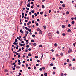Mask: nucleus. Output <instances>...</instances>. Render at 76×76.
<instances>
[{
    "mask_svg": "<svg viewBox=\"0 0 76 76\" xmlns=\"http://www.w3.org/2000/svg\"><path fill=\"white\" fill-rule=\"evenodd\" d=\"M55 47H57V44L55 43L54 45Z\"/></svg>",
    "mask_w": 76,
    "mask_h": 76,
    "instance_id": "8",
    "label": "nucleus"
},
{
    "mask_svg": "<svg viewBox=\"0 0 76 76\" xmlns=\"http://www.w3.org/2000/svg\"><path fill=\"white\" fill-rule=\"evenodd\" d=\"M66 61H67V62H69V59H67L66 60Z\"/></svg>",
    "mask_w": 76,
    "mask_h": 76,
    "instance_id": "45",
    "label": "nucleus"
},
{
    "mask_svg": "<svg viewBox=\"0 0 76 76\" xmlns=\"http://www.w3.org/2000/svg\"><path fill=\"white\" fill-rule=\"evenodd\" d=\"M44 75L45 76H47V73H45Z\"/></svg>",
    "mask_w": 76,
    "mask_h": 76,
    "instance_id": "11",
    "label": "nucleus"
},
{
    "mask_svg": "<svg viewBox=\"0 0 76 76\" xmlns=\"http://www.w3.org/2000/svg\"><path fill=\"white\" fill-rule=\"evenodd\" d=\"M51 12V10H50L49 11V13H50Z\"/></svg>",
    "mask_w": 76,
    "mask_h": 76,
    "instance_id": "33",
    "label": "nucleus"
},
{
    "mask_svg": "<svg viewBox=\"0 0 76 76\" xmlns=\"http://www.w3.org/2000/svg\"><path fill=\"white\" fill-rule=\"evenodd\" d=\"M66 13L67 15H69V14H70V12H69V11H67L66 12Z\"/></svg>",
    "mask_w": 76,
    "mask_h": 76,
    "instance_id": "5",
    "label": "nucleus"
},
{
    "mask_svg": "<svg viewBox=\"0 0 76 76\" xmlns=\"http://www.w3.org/2000/svg\"><path fill=\"white\" fill-rule=\"evenodd\" d=\"M28 56H32V55H31V53H29L28 54Z\"/></svg>",
    "mask_w": 76,
    "mask_h": 76,
    "instance_id": "32",
    "label": "nucleus"
},
{
    "mask_svg": "<svg viewBox=\"0 0 76 76\" xmlns=\"http://www.w3.org/2000/svg\"><path fill=\"white\" fill-rule=\"evenodd\" d=\"M21 50H22V49H21V48H20L19 49V51H21Z\"/></svg>",
    "mask_w": 76,
    "mask_h": 76,
    "instance_id": "53",
    "label": "nucleus"
},
{
    "mask_svg": "<svg viewBox=\"0 0 76 76\" xmlns=\"http://www.w3.org/2000/svg\"><path fill=\"white\" fill-rule=\"evenodd\" d=\"M30 61H32V58H31L30 59Z\"/></svg>",
    "mask_w": 76,
    "mask_h": 76,
    "instance_id": "37",
    "label": "nucleus"
},
{
    "mask_svg": "<svg viewBox=\"0 0 76 76\" xmlns=\"http://www.w3.org/2000/svg\"><path fill=\"white\" fill-rule=\"evenodd\" d=\"M43 56H44L43 54H42V56H41V60H42V58H43Z\"/></svg>",
    "mask_w": 76,
    "mask_h": 76,
    "instance_id": "13",
    "label": "nucleus"
},
{
    "mask_svg": "<svg viewBox=\"0 0 76 76\" xmlns=\"http://www.w3.org/2000/svg\"><path fill=\"white\" fill-rule=\"evenodd\" d=\"M22 31V30L21 29L20 31V32H21Z\"/></svg>",
    "mask_w": 76,
    "mask_h": 76,
    "instance_id": "60",
    "label": "nucleus"
},
{
    "mask_svg": "<svg viewBox=\"0 0 76 76\" xmlns=\"http://www.w3.org/2000/svg\"><path fill=\"white\" fill-rule=\"evenodd\" d=\"M20 73H22V70H20Z\"/></svg>",
    "mask_w": 76,
    "mask_h": 76,
    "instance_id": "42",
    "label": "nucleus"
},
{
    "mask_svg": "<svg viewBox=\"0 0 76 76\" xmlns=\"http://www.w3.org/2000/svg\"><path fill=\"white\" fill-rule=\"evenodd\" d=\"M68 27H70V26H71V25L70 24H68Z\"/></svg>",
    "mask_w": 76,
    "mask_h": 76,
    "instance_id": "31",
    "label": "nucleus"
},
{
    "mask_svg": "<svg viewBox=\"0 0 76 76\" xmlns=\"http://www.w3.org/2000/svg\"><path fill=\"white\" fill-rule=\"evenodd\" d=\"M59 10H61V9H62V8H61V7H60L59 8Z\"/></svg>",
    "mask_w": 76,
    "mask_h": 76,
    "instance_id": "40",
    "label": "nucleus"
},
{
    "mask_svg": "<svg viewBox=\"0 0 76 76\" xmlns=\"http://www.w3.org/2000/svg\"><path fill=\"white\" fill-rule=\"evenodd\" d=\"M48 35L49 36H51L52 34H51V33H49L48 34Z\"/></svg>",
    "mask_w": 76,
    "mask_h": 76,
    "instance_id": "15",
    "label": "nucleus"
},
{
    "mask_svg": "<svg viewBox=\"0 0 76 76\" xmlns=\"http://www.w3.org/2000/svg\"><path fill=\"white\" fill-rule=\"evenodd\" d=\"M20 64H21V62H19L18 63V65H20Z\"/></svg>",
    "mask_w": 76,
    "mask_h": 76,
    "instance_id": "51",
    "label": "nucleus"
},
{
    "mask_svg": "<svg viewBox=\"0 0 76 76\" xmlns=\"http://www.w3.org/2000/svg\"><path fill=\"white\" fill-rule=\"evenodd\" d=\"M50 66L52 67H53V66H54V64H53V63H51L50 64Z\"/></svg>",
    "mask_w": 76,
    "mask_h": 76,
    "instance_id": "12",
    "label": "nucleus"
},
{
    "mask_svg": "<svg viewBox=\"0 0 76 76\" xmlns=\"http://www.w3.org/2000/svg\"><path fill=\"white\" fill-rule=\"evenodd\" d=\"M60 3H63V1H60Z\"/></svg>",
    "mask_w": 76,
    "mask_h": 76,
    "instance_id": "61",
    "label": "nucleus"
},
{
    "mask_svg": "<svg viewBox=\"0 0 76 76\" xmlns=\"http://www.w3.org/2000/svg\"><path fill=\"white\" fill-rule=\"evenodd\" d=\"M28 70H30L31 69V67H28Z\"/></svg>",
    "mask_w": 76,
    "mask_h": 76,
    "instance_id": "58",
    "label": "nucleus"
},
{
    "mask_svg": "<svg viewBox=\"0 0 76 76\" xmlns=\"http://www.w3.org/2000/svg\"><path fill=\"white\" fill-rule=\"evenodd\" d=\"M35 34H33L32 35V37H35Z\"/></svg>",
    "mask_w": 76,
    "mask_h": 76,
    "instance_id": "48",
    "label": "nucleus"
},
{
    "mask_svg": "<svg viewBox=\"0 0 76 76\" xmlns=\"http://www.w3.org/2000/svg\"><path fill=\"white\" fill-rule=\"evenodd\" d=\"M72 24H74L75 23V22L74 21H72L71 22Z\"/></svg>",
    "mask_w": 76,
    "mask_h": 76,
    "instance_id": "23",
    "label": "nucleus"
},
{
    "mask_svg": "<svg viewBox=\"0 0 76 76\" xmlns=\"http://www.w3.org/2000/svg\"><path fill=\"white\" fill-rule=\"evenodd\" d=\"M56 33L57 34H60V32L58 31H57L56 32Z\"/></svg>",
    "mask_w": 76,
    "mask_h": 76,
    "instance_id": "24",
    "label": "nucleus"
},
{
    "mask_svg": "<svg viewBox=\"0 0 76 76\" xmlns=\"http://www.w3.org/2000/svg\"><path fill=\"white\" fill-rule=\"evenodd\" d=\"M26 67H28V64H26Z\"/></svg>",
    "mask_w": 76,
    "mask_h": 76,
    "instance_id": "36",
    "label": "nucleus"
},
{
    "mask_svg": "<svg viewBox=\"0 0 76 76\" xmlns=\"http://www.w3.org/2000/svg\"><path fill=\"white\" fill-rule=\"evenodd\" d=\"M72 51L71 50V49H70V48H69V50H68V53H71Z\"/></svg>",
    "mask_w": 76,
    "mask_h": 76,
    "instance_id": "1",
    "label": "nucleus"
},
{
    "mask_svg": "<svg viewBox=\"0 0 76 76\" xmlns=\"http://www.w3.org/2000/svg\"><path fill=\"white\" fill-rule=\"evenodd\" d=\"M26 49H26V50H25V52H28V49L27 48Z\"/></svg>",
    "mask_w": 76,
    "mask_h": 76,
    "instance_id": "34",
    "label": "nucleus"
},
{
    "mask_svg": "<svg viewBox=\"0 0 76 76\" xmlns=\"http://www.w3.org/2000/svg\"><path fill=\"white\" fill-rule=\"evenodd\" d=\"M73 70H75V68L73 67Z\"/></svg>",
    "mask_w": 76,
    "mask_h": 76,
    "instance_id": "63",
    "label": "nucleus"
},
{
    "mask_svg": "<svg viewBox=\"0 0 76 76\" xmlns=\"http://www.w3.org/2000/svg\"><path fill=\"white\" fill-rule=\"evenodd\" d=\"M27 36H28V34H25V36L26 37H27Z\"/></svg>",
    "mask_w": 76,
    "mask_h": 76,
    "instance_id": "55",
    "label": "nucleus"
},
{
    "mask_svg": "<svg viewBox=\"0 0 76 76\" xmlns=\"http://www.w3.org/2000/svg\"><path fill=\"white\" fill-rule=\"evenodd\" d=\"M62 28H65V26H64V25H62Z\"/></svg>",
    "mask_w": 76,
    "mask_h": 76,
    "instance_id": "7",
    "label": "nucleus"
},
{
    "mask_svg": "<svg viewBox=\"0 0 76 76\" xmlns=\"http://www.w3.org/2000/svg\"><path fill=\"white\" fill-rule=\"evenodd\" d=\"M42 69L43 70H45V67H42Z\"/></svg>",
    "mask_w": 76,
    "mask_h": 76,
    "instance_id": "35",
    "label": "nucleus"
},
{
    "mask_svg": "<svg viewBox=\"0 0 76 76\" xmlns=\"http://www.w3.org/2000/svg\"><path fill=\"white\" fill-rule=\"evenodd\" d=\"M34 15L35 16H37V14L36 13H34Z\"/></svg>",
    "mask_w": 76,
    "mask_h": 76,
    "instance_id": "39",
    "label": "nucleus"
},
{
    "mask_svg": "<svg viewBox=\"0 0 76 76\" xmlns=\"http://www.w3.org/2000/svg\"><path fill=\"white\" fill-rule=\"evenodd\" d=\"M8 72V71L7 70H5L4 72Z\"/></svg>",
    "mask_w": 76,
    "mask_h": 76,
    "instance_id": "43",
    "label": "nucleus"
},
{
    "mask_svg": "<svg viewBox=\"0 0 76 76\" xmlns=\"http://www.w3.org/2000/svg\"><path fill=\"white\" fill-rule=\"evenodd\" d=\"M42 34V31H40V32H39V34Z\"/></svg>",
    "mask_w": 76,
    "mask_h": 76,
    "instance_id": "18",
    "label": "nucleus"
},
{
    "mask_svg": "<svg viewBox=\"0 0 76 76\" xmlns=\"http://www.w3.org/2000/svg\"><path fill=\"white\" fill-rule=\"evenodd\" d=\"M72 61H75V59L73 58V59H72Z\"/></svg>",
    "mask_w": 76,
    "mask_h": 76,
    "instance_id": "46",
    "label": "nucleus"
},
{
    "mask_svg": "<svg viewBox=\"0 0 76 76\" xmlns=\"http://www.w3.org/2000/svg\"><path fill=\"white\" fill-rule=\"evenodd\" d=\"M18 74H19V75H21V73H20V72H19V73H18Z\"/></svg>",
    "mask_w": 76,
    "mask_h": 76,
    "instance_id": "64",
    "label": "nucleus"
},
{
    "mask_svg": "<svg viewBox=\"0 0 76 76\" xmlns=\"http://www.w3.org/2000/svg\"><path fill=\"white\" fill-rule=\"evenodd\" d=\"M37 31H38L39 32H40L41 31V29H40V28H38L37 29Z\"/></svg>",
    "mask_w": 76,
    "mask_h": 76,
    "instance_id": "2",
    "label": "nucleus"
},
{
    "mask_svg": "<svg viewBox=\"0 0 76 76\" xmlns=\"http://www.w3.org/2000/svg\"><path fill=\"white\" fill-rule=\"evenodd\" d=\"M32 19H34V15H32Z\"/></svg>",
    "mask_w": 76,
    "mask_h": 76,
    "instance_id": "17",
    "label": "nucleus"
},
{
    "mask_svg": "<svg viewBox=\"0 0 76 76\" xmlns=\"http://www.w3.org/2000/svg\"><path fill=\"white\" fill-rule=\"evenodd\" d=\"M34 12H34V10H32L31 11V13H34Z\"/></svg>",
    "mask_w": 76,
    "mask_h": 76,
    "instance_id": "21",
    "label": "nucleus"
},
{
    "mask_svg": "<svg viewBox=\"0 0 76 76\" xmlns=\"http://www.w3.org/2000/svg\"><path fill=\"white\" fill-rule=\"evenodd\" d=\"M26 47L27 48H29V45H27L26 46Z\"/></svg>",
    "mask_w": 76,
    "mask_h": 76,
    "instance_id": "19",
    "label": "nucleus"
},
{
    "mask_svg": "<svg viewBox=\"0 0 76 76\" xmlns=\"http://www.w3.org/2000/svg\"><path fill=\"white\" fill-rule=\"evenodd\" d=\"M43 28L44 29H46V26H44Z\"/></svg>",
    "mask_w": 76,
    "mask_h": 76,
    "instance_id": "28",
    "label": "nucleus"
},
{
    "mask_svg": "<svg viewBox=\"0 0 76 76\" xmlns=\"http://www.w3.org/2000/svg\"><path fill=\"white\" fill-rule=\"evenodd\" d=\"M13 65H14L15 64V63L14 62V63H13V64H11V65H13Z\"/></svg>",
    "mask_w": 76,
    "mask_h": 76,
    "instance_id": "38",
    "label": "nucleus"
},
{
    "mask_svg": "<svg viewBox=\"0 0 76 76\" xmlns=\"http://www.w3.org/2000/svg\"><path fill=\"white\" fill-rule=\"evenodd\" d=\"M53 70H55V69H56V67H53Z\"/></svg>",
    "mask_w": 76,
    "mask_h": 76,
    "instance_id": "54",
    "label": "nucleus"
},
{
    "mask_svg": "<svg viewBox=\"0 0 76 76\" xmlns=\"http://www.w3.org/2000/svg\"><path fill=\"white\" fill-rule=\"evenodd\" d=\"M42 9H44V8H45V7H44V5H42Z\"/></svg>",
    "mask_w": 76,
    "mask_h": 76,
    "instance_id": "10",
    "label": "nucleus"
},
{
    "mask_svg": "<svg viewBox=\"0 0 76 76\" xmlns=\"http://www.w3.org/2000/svg\"><path fill=\"white\" fill-rule=\"evenodd\" d=\"M34 40L32 39L31 40V42H34Z\"/></svg>",
    "mask_w": 76,
    "mask_h": 76,
    "instance_id": "29",
    "label": "nucleus"
},
{
    "mask_svg": "<svg viewBox=\"0 0 76 76\" xmlns=\"http://www.w3.org/2000/svg\"><path fill=\"white\" fill-rule=\"evenodd\" d=\"M67 32H72V30H71L70 29H69L68 30Z\"/></svg>",
    "mask_w": 76,
    "mask_h": 76,
    "instance_id": "3",
    "label": "nucleus"
},
{
    "mask_svg": "<svg viewBox=\"0 0 76 76\" xmlns=\"http://www.w3.org/2000/svg\"><path fill=\"white\" fill-rule=\"evenodd\" d=\"M56 57H58V56H59V55L58 54H57L56 55Z\"/></svg>",
    "mask_w": 76,
    "mask_h": 76,
    "instance_id": "52",
    "label": "nucleus"
},
{
    "mask_svg": "<svg viewBox=\"0 0 76 76\" xmlns=\"http://www.w3.org/2000/svg\"><path fill=\"white\" fill-rule=\"evenodd\" d=\"M36 26H38V23H37L36 24Z\"/></svg>",
    "mask_w": 76,
    "mask_h": 76,
    "instance_id": "62",
    "label": "nucleus"
},
{
    "mask_svg": "<svg viewBox=\"0 0 76 76\" xmlns=\"http://www.w3.org/2000/svg\"><path fill=\"white\" fill-rule=\"evenodd\" d=\"M40 15H42L43 14V12L41 11L40 12Z\"/></svg>",
    "mask_w": 76,
    "mask_h": 76,
    "instance_id": "16",
    "label": "nucleus"
},
{
    "mask_svg": "<svg viewBox=\"0 0 76 76\" xmlns=\"http://www.w3.org/2000/svg\"><path fill=\"white\" fill-rule=\"evenodd\" d=\"M66 6V5L65 4H62V7H64Z\"/></svg>",
    "mask_w": 76,
    "mask_h": 76,
    "instance_id": "20",
    "label": "nucleus"
},
{
    "mask_svg": "<svg viewBox=\"0 0 76 76\" xmlns=\"http://www.w3.org/2000/svg\"><path fill=\"white\" fill-rule=\"evenodd\" d=\"M35 58H38V56H36L35 57Z\"/></svg>",
    "mask_w": 76,
    "mask_h": 76,
    "instance_id": "26",
    "label": "nucleus"
},
{
    "mask_svg": "<svg viewBox=\"0 0 76 76\" xmlns=\"http://www.w3.org/2000/svg\"><path fill=\"white\" fill-rule=\"evenodd\" d=\"M28 31H29V32H31V29H30V28H28Z\"/></svg>",
    "mask_w": 76,
    "mask_h": 76,
    "instance_id": "9",
    "label": "nucleus"
},
{
    "mask_svg": "<svg viewBox=\"0 0 76 76\" xmlns=\"http://www.w3.org/2000/svg\"><path fill=\"white\" fill-rule=\"evenodd\" d=\"M25 22H28V20H25Z\"/></svg>",
    "mask_w": 76,
    "mask_h": 76,
    "instance_id": "59",
    "label": "nucleus"
},
{
    "mask_svg": "<svg viewBox=\"0 0 76 76\" xmlns=\"http://www.w3.org/2000/svg\"><path fill=\"white\" fill-rule=\"evenodd\" d=\"M18 58L20 57V55H19L18 56Z\"/></svg>",
    "mask_w": 76,
    "mask_h": 76,
    "instance_id": "47",
    "label": "nucleus"
},
{
    "mask_svg": "<svg viewBox=\"0 0 76 76\" xmlns=\"http://www.w3.org/2000/svg\"><path fill=\"white\" fill-rule=\"evenodd\" d=\"M42 68H40L39 69V70H40V71H42Z\"/></svg>",
    "mask_w": 76,
    "mask_h": 76,
    "instance_id": "49",
    "label": "nucleus"
},
{
    "mask_svg": "<svg viewBox=\"0 0 76 76\" xmlns=\"http://www.w3.org/2000/svg\"><path fill=\"white\" fill-rule=\"evenodd\" d=\"M73 45H74V47H75V46H76V45L75 44V43H73Z\"/></svg>",
    "mask_w": 76,
    "mask_h": 76,
    "instance_id": "50",
    "label": "nucleus"
},
{
    "mask_svg": "<svg viewBox=\"0 0 76 76\" xmlns=\"http://www.w3.org/2000/svg\"><path fill=\"white\" fill-rule=\"evenodd\" d=\"M13 44L14 45H17V44H18V42H14L13 43Z\"/></svg>",
    "mask_w": 76,
    "mask_h": 76,
    "instance_id": "4",
    "label": "nucleus"
},
{
    "mask_svg": "<svg viewBox=\"0 0 76 76\" xmlns=\"http://www.w3.org/2000/svg\"><path fill=\"white\" fill-rule=\"evenodd\" d=\"M26 9L27 10H29V8H28L26 7Z\"/></svg>",
    "mask_w": 76,
    "mask_h": 76,
    "instance_id": "14",
    "label": "nucleus"
},
{
    "mask_svg": "<svg viewBox=\"0 0 76 76\" xmlns=\"http://www.w3.org/2000/svg\"><path fill=\"white\" fill-rule=\"evenodd\" d=\"M15 67H14L13 68V70H15Z\"/></svg>",
    "mask_w": 76,
    "mask_h": 76,
    "instance_id": "57",
    "label": "nucleus"
},
{
    "mask_svg": "<svg viewBox=\"0 0 76 76\" xmlns=\"http://www.w3.org/2000/svg\"><path fill=\"white\" fill-rule=\"evenodd\" d=\"M61 76H64L63 74V73L61 74Z\"/></svg>",
    "mask_w": 76,
    "mask_h": 76,
    "instance_id": "56",
    "label": "nucleus"
},
{
    "mask_svg": "<svg viewBox=\"0 0 76 76\" xmlns=\"http://www.w3.org/2000/svg\"><path fill=\"white\" fill-rule=\"evenodd\" d=\"M39 47H40V48L42 47V45H40Z\"/></svg>",
    "mask_w": 76,
    "mask_h": 76,
    "instance_id": "22",
    "label": "nucleus"
},
{
    "mask_svg": "<svg viewBox=\"0 0 76 76\" xmlns=\"http://www.w3.org/2000/svg\"><path fill=\"white\" fill-rule=\"evenodd\" d=\"M37 61L38 63H39L40 62V60H37Z\"/></svg>",
    "mask_w": 76,
    "mask_h": 76,
    "instance_id": "27",
    "label": "nucleus"
},
{
    "mask_svg": "<svg viewBox=\"0 0 76 76\" xmlns=\"http://www.w3.org/2000/svg\"><path fill=\"white\" fill-rule=\"evenodd\" d=\"M15 42H18V40L17 39H15Z\"/></svg>",
    "mask_w": 76,
    "mask_h": 76,
    "instance_id": "44",
    "label": "nucleus"
},
{
    "mask_svg": "<svg viewBox=\"0 0 76 76\" xmlns=\"http://www.w3.org/2000/svg\"><path fill=\"white\" fill-rule=\"evenodd\" d=\"M25 28V29H26V30H28V27H26Z\"/></svg>",
    "mask_w": 76,
    "mask_h": 76,
    "instance_id": "41",
    "label": "nucleus"
},
{
    "mask_svg": "<svg viewBox=\"0 0 76 76\" xmlns=\"http://www.w3.org/2000/svg\"><path fill=\"white\" fill-rule=\"evenodd\" d=\"M62 35H63V36H64H64H65V33H63Z\"/></svg>",
    "mask_w": 76,
    "mask_h": 76,
    "instance_id": "30",
    "label": "nucleus"
},
{
    "mask_svg": "<svg viewBox=\"0 0 76 76\" xmlns=\"http://www.w3.org/2000/svg\"><path fill=\"white\" fill-rule=\"evenodd\" d=\"M33 45L34 46V47L36 46V45H37V44L36 43H33Z\"/></svg>",
    "mask_w": 76,
    "mask_h": 76,
    "instance_id": "6",
    "label": "nucleus"
},
{
    "mask_svg": "<svg viewBox=\"0 0 76 76\" xmlns=\"http://www.w3.org/2000/svg\"><path fill=\"white\" fill-rule=\"evenodd\" d=\"M27 7H30V6H31V5L29 4H28L27 5Z\"/></svg>",
    "mask_w": 76,
    "mask_h": 76,
    "instance_id": "25",
    "label": "nucleus"
}]
</instances>
